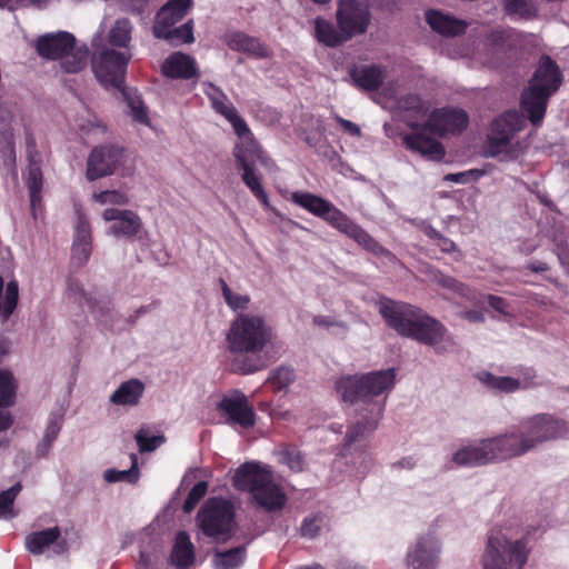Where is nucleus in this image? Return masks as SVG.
I'll return each instance as SVG.
<instances>
[{
  "mask_svg": "<svg viewBox=\"0 0 569 569\" xmlns=\"http://www.w3.org/2000/svg\"><path fill=\"white\" fill-rule=\"evenodd\" d=\"M450 461L458 467H479L492 463L487 439L457 445L452 449Z\"/></svg>",
  "mask_w": 569,
  "mask_h": 569,
  "instance_id": "obj_24",
  "label": "nucleus"
},
{
  "mask_svg": "<svg viewBox=\"0 0 569 569\" xmlns=\"http://www.w3.org/2000/svg\"><path fill=\"white\" fill-rule=\"evenodd\" d=\"M134 439L137 441L140 452L153 451L161 445H163L166 441L164 436L153 433L148 427L140 428L137 431Z\"/></svg>",
  "mask_w": 569,
  "mask_h": 569,
  "instance_id": "obj_49",
  "label": "nucleus"
},
{
  "mask_svg": "<svg viewBox=\"0 0 569 569\" xmlns=\"http://www.w3.org/2000/svg\"><path fill=\"white\" fill-rule=\"evenodd\" d=\"M192 6V0H169L158 12L153 34L160 39H171V28L179 22Z\"/></svg>",
  "mask_w": 569,
  "mask_h": 569,
  "instance_id": "obj_26",
  "label": "nucleus"
},
{
  "mask_svg": "<svg viewBox=\"0 0 569 569\" xmlns=\"http://www.w3.org/2000/svg\"><path fill=\"white\" fill-rule=\"evenodd\" d=\"M276 339L274 327L259 313H240L226 333L227 349L234 359L261 355L273 347Z\"/></svg>",
  "mask_w": 569,
  "mask_h": 569,
  "instance_id": "obj_3",
  "label": "nucleus"
},
{
  "mask_svg": "<svg viewBox=\"0 0 569 569\" xmlns=\"http://www.w3.org/2000/svg\"><path fill=\"white\" fill-rule=\"evenodd\" d=\"M76 126L87 133H104L106 127L88 110H83L81 118L76 120Z\"/></svg>",
  "mask_w": 569,
  "mask_h": 569,
  "instance_id": "obj_55",
  "label": "nucleus"
},
{
  "mask_svg": "<svg viewBox=\"0 0 569 569\" xmlns=\"http://www.w3.org/2000/svg\"><path fill=\"white\" fill-rule=\"evenodd\" d=\"M461 316H462V318H465L466 320H468L470 322H483L485 321L483 315L477 310L465 311Z\"/></svg>",
  "mask_w": 569,
  "mask_h": 569,
  "instance_id": "obj_64",
  "label": "nucleus"
},
{
  "mask_svg": "<svg viewBox=\"0 0 569 569\" xmlns=\"http://www.w3.org/2000/svg\"><path fill=\"white\" fill-rule=\"evenodd\" d=\"M53 0H11L10 9L13 10L18 7L31 6L37 8H44Z\"/></svg>",
  "mask_w": 569,
  "mask_h": 569,
  "instance_id": "obj_62",
  "label": "nucleus"
},
{
  "mask_svg": "<svg viewBox=\"0 0 569 569\" xmlns=\"http://www.w3.org/2000/svg\"><path fill=\"white\" fill-rule=\"evenodd\" d=\"M395 369L343 376L336 382V390L345 402L359 403L362 409L370 402H381L377 397L395 387ZM385 405V402L382 401Z\"/></svg>",
  "mask_w": 569,
  "mask_h": 569,
  "instance_id": "obj_6",
  "label": "nucleus"
},
{
  "mask_svg": "<svg viewBox=\"0 0 569 569\" xmlns=\"http://www.w3.org/2000/svg\"><path fill=\"white\" fill-rule=\"evenodd\" d=\"M338 27L349 39L365 33L370 23L369 6L366 0H339L336 12Z\"/></svg>",
  "mask_w": 569,
  "mask_h": 569,
  "instance_id": "obj_17",
  "label": "nucleus"
},
{
  "mask_svg": "<svg viewBox=\"0 0 569 569\" xmlns=\"http://www.w3.org/2000/svg\"><path fill=\"white\" fill-rule=\"evenodd\" d=\"M144 392V385L139 379L122 382L110 396L111 403L117 406H136Z\"/></svg>",
  "mask_w": 569,
  "mask_h": 569,
  "instance_id": "obj_34",
  "label": "nucleus"
},
{
  "mask_svg": "<svg viewBox=\"0 0 569 569\" xmlns=\"http://www.w3.org/2000/svg\"><path fill=\"white\" fill-rule=\"evenodd\" d=\"M479 381L487 388L497 392H515L528 387V382L518 378L508 376H496L483 371L478 373Z\"/></svg>",
  "mask_w": 569,
  "mask_h": 569,
  "instance_id": "obj_37",
  "label": "nucleus"
},
{
  "mask_svg": "<svg viewBox=\"0 0 569 569\" xmlns=\"http://www.w3.org/2000/svg\"><path fill=\"white\" fill-rule=\"evenodd\" d=\"M26 183L29 189L31 206L34 208L40 202V192L43 186L42 173L36 162H31L29 166Z\"/></svg>",
  "mask_w": 569,
  "mask_h": 569,
  "instance_id": "obj_47",
  "label": "nucleus"
},
{
  "mask_svg": "<svg viewBox=\"0 0 569 569\" xmlns=\"http://www.w3.org/2000/svg\"><path fill=\"white\" fill-rule=\"evenodd\" d=\"M91 67L97 80L106 88H123L127 66L132 58L130 51H119L104 44L100 33L93 36Z\"/></svg>",
  "mask_w": 569,
  "mask_h": 569,
  "instance_id": "obj_8",
  "label": "nucleus"
},
{
  "mask_svg": "<svg viewBox=\"0 0 569 569\" xmlns=\"http://www.w3.org/2000/svg\"><path fill=\"white\" fill-rule=\"evenodd\" d=\"M560 84L561 76L558 67L550 58H542L521 98L522 109L533 124L542 120L548 99Z\"/></svg>",
  "mask_w": 569,
  "mask_h": 569,
  "instance_id": "obj_7",
  "label": "nucleus"
},
{
  "mask_svg": "<svg viewBox=\"0 0 569 569\" xmlns=\"http://www.w3.org/2000/svg\"><path fill=\"white\" fill-rule=\"evenodd\" d=\"M162 72L170 78L189 79L197 74V67L190 56L174 52L164 60Z\"/></svg>",
  "mask_w": 569,
  "mask_h": 569,
  "instance_id": "obj_32",
  "label": "nucleus"
},
{
  "mask_svg": "<svg viewBox=\"0 0 569 569\" xmlns=\"http://www.w3.org/2000/svg\"><path fill=\"white\" fill-rule=\"evenodd\" d=\"M388 91H390V98L395 100L399 109L412 112L417 118L416 121H419V119L426 120L430 112V106L427 101H423L416 94L398 98V93L391 91V88H389Z\"/></svg>",
  "mask_w": 569,
  "mask_h": 569,
  "instance_id": "obj_41",
  "label": "nucleus"
},
{
  "mask_svg": "<svg viewBox=\"0 0 569 569\" xmlns=\"http://www.w3.org/2000/svg\"><path fill=\"white\" fill-rule=\"evenodd\" d=\"M529 529L520 516L502 519L490 529L481 557L483 569H523L530 553Z\"/></svg>",
  "mask_w": 569,
  "mask_h": 569,
  "instance_id": "obj_1",
  "label": "nucleus"
},
{
  "mask_svg": "<svg viewBox=\"0 0 569 569\" xmlns=\"http://www.w3.org/2000/svg\"><path fill=\"white\" fill-rule=\"evenodd\" d=\"M92 200L100 206H127L130 202L126 192L116 189L94 192Z\"/></svg>",
  "mask_w": 569,
  "mask_h": 569,
  "instance_id": "obj_52",
  "label": "nucleus"
},
{
  "mask_svg": "<svg viewBox=\"0 0 569 569\" xmlns=\"http://www.w3.org/2000/svg\"><path fill=\"white\" fill-rule=\"evenodd\" d=\"M336 121L339 123V126L346 133L353 137H360L361 130L356 123L338 116L336 117Z\"/></svg>",
  "mask_w": 569,
  "mask_h": 569,
  "instance_id": "obj_61",
  "label": "nucleus"
},
{
  "mask_svg": "<svg viewBox=\"0 0 569 569\" xmlns=\"http://www.w3.org/2000/svg\"><path fill=\"white\" fill-rule=\"evenodd\" d=\"M439 286L443 288H448L456 292L459 297L467 301L477 302L478 293L476 290L469 288L468 286L457 281L456 279L441 274L436 273L433 279Z\"/></svg>",
  "mask_w": 569,
  "mask_h": 569,
  "instance_id": "obj_44",
  "label": "nucleus"
},
{
  "mask_svg": "<svg viewBox=\"0 0 569 569\" xmlns=\"http://www.w3.org/2000/svg\"><path fill=\"white\" fill-rule=\"evenodd\" d=\"M132 31V22L128 18H119L109 28L106 44L119 51H130Z\"/></svg>",
  "mask_w": 569,
  "mask_h": 569,
  "instance_id": "obj_33",
  "label": "nucleus"
},
{
  "mask_svg": "<svg viewBox=\"0 0 569 569\" xmlns=\"http://www.w3.org/2000/svg\"><path fill=\"white\" fill-rule=\"evenodd\" d=\"M486 439L492 462L520 457L530 451L520 427Z\"/></svg>",
  "mask_w": 569,
  "mask_h": 569,
  "instance_id": "obj_19",
  "label": "nucleus"
},
{
  "mask_svg": "<svg viewBox=\"0 0 569 569\" xmlns=\"http://www.w3.org/2000/svg\"><path fill=\"white\" fill-rule=\"evenodd\" d=\"M62 426V416L61 415H51L48 419L41 447L49 449L56 438L58 437Z\"/></svg>",
  "mask_w": 569,
  "mask_h": 569,
  "instance_id": "obj_54",
  "label": "nucleus"
},
{
  "mask_svg": "<svg viewBox=\"0 0 569 569\" xmlns=\"http://www.w3.org/2000/svg\"><path fill=\"white\" fill-rule=\"evenodd\" d=\"M171 562L178 569H189L194 562L193 545L189 535L184 531H180L176 536Z\"/></svg>",
  "mask_w": 569,
  "mask_h": 569,
  "instance_id": "obj_36",
  "label": "nucleus"
},
{
  "mask_svg": "<svg viewBox=\"0 0 569 569\" xmlns=\"http://www.w3.org/2000/svg\"><path fill=\"white\" fill-rule=\"evenodd\" d=\"M442 553V540L436 532H426L408 547L407 569H438Z\"/></svg>",
  "mask_w": 569,
  "mask_h": 569,
  "instance_id": "obj_16",
  "label": "nucleus"
},
{
  "mask_svg": "<svg viewBox=\"0 0 569 569\" xmlns=\"http://www.w3.org/2000/svg\"><path fill=\"white\" fill-rule=\"evenodd\" d=\"M102 219L109 223L106 233L113 238H136L143 229L141 217L129 209L108 208L102 212Z\"/></svg>",
  "mask_w": 569,
  "mask_h": 569,
  "instance_id": "obj_18",
  "label": "nucleus"
},
{
  "mask_svg": "<svg viewBox=\"0 0 569 569\" xmlns=\"http://www.w3.org/2000/svg\"><path fill=\"white\" fill-rule=\"evenodd\" d=\"M131 467L128 470L108 469L103 473L107 482H128L136 483L140 477L138 469V458L134 453L130 456Z\"/></svg>",
  "mask_w": 569,
  "mask_h": 569,
  "instance_id": "obj_45",
  "label": "nucleus"
},
{
  "mask_svg": "<svg viewBox=\"0 0 569 569\" xmlns=\"http://www.w3.org/2000/svg\"><path fill=\"white\" fill-rule=\"evenodd\" d=\"M60 529L58 527L36 531L26 537V547L33 555H41L47 550L54 553L64 551V543L60 541Z\"/></svg>",
  "mask_w": 569,
  "mask_h": 569,
  "instance_id": "obj_28",
  "label": "nucleus"
},
{
  "mask_svg": "<svg viewBox=\"0 0 569 569\" xmlns=\"http://www.w3.org/2000/svg\"><path fill=\"white\" fill-rule=\"evenodd\" d=\"M224 41L231 50L247 53L252 58L259 59L268 56L266 47L257 38L243 32H229L226 34Z\"/></svg>",
  "mask_w": 569,
  "mask_h": 569,
  "instance_id": "obj_31",
  "label": "nucleus"
},
{
  "mask_svg": "<svg viewBox=\"0 0 569 569\" xmlns=\"http://www.w3.org/2000/svg\"><path fill=\"white\" fill-rule=\"evenodd\" d=\"M426 21L435 32L445 37L458 36L465 32L468 26L466 21L456 19L438 10L427 11Z\"/></svg>",
  "mask_w": 569,
  "mask_h": 569,
  "instance_id": "obj_30",
  "label": "nucleus"
},
{
  "mask_svg": "<svg viewBox=\"0 0 569 569\" xmlns=\"http://www.w3.org/2000/svg\"><path fill=\"white\" fill-rule=\"evenodd\" d=\"M244 558V548L238 547L224 552H216L213 566L216 569H237L243 563Z\"/></svg>",
  "mask_w": 569,
  "mask_h": 569,
  "instance_id": "obj_43",
  "label": "nucleus"
},
{
  "mask_svg": "<svg viewBox=\"0 0 569 569\" xmlns=\"http://www.w3.org/2000/svg\"><path fill=\"white\" fill-rule=\"evenodd\" d=\"M503 3L508 13L520 18H530L536 12L530 0H503Z\"/></svg>",
  "mask_w": 569,
  "mask_h": 569,
  "instance_id": "obj_57",
  "label": "nucleus"
},
{
  "mask_svg": "<svg viewBox=\"0 0 569 569\" xmlns=\"http://www.w3.org/2000/svg\"><path fill=\"white\" fill-rule=\"evenodd\" d=\"M3 279L0 277V318L7 321L17 307L19 299L18 282L12 280L3 287Z\"/></svg>",
  "mask_w": 569,
  "mask_h": 569,
  "instance_id": "obj_42",
  "label": "nucleus"
},
{
  "mask_svg": "<svg viewBox=\"0 0 569 569\" xmlns=\"http://www.w3.org/2000/svg\"><path fill=\"white\" fill-rule=\"evenodd\" d=\"M203 92L209 98L214 111L221 114L232 126L236 134L239 138L247 139L251 131L228 97L212 83H203Z\"/></svg>",
  "mask_w": 569,
  "mask_h": 569,
  "instance_id": "obj_22",
  "label": "nucleus"
},
{
  "mask_svg": "<svg viewBox=\"0 0 569 569\" xmlns=\"http://www.w3.org/2000/svg\"><path fill=\"white\" fill-rule=\"evenodd\" d=\"M122 150L114 146L94 148L87 160L86 177L93 181L110 176L122 161Z\"/></svg>",
  "mask_w": 569,
  "mask_h": 569,
  "instance_id": "obj_21",
  "label": "nucleus"
},
{
  "mask_svg": "<svg viewBox=\"0 0 569 569\" xmlns=\"http://www.w3.org/2000/svg\"><path fill=\"white\" fill-rule=\"evenodd\" d=\"M68 297L79 303L87 305L96 315H103L108 310V302L97 300L91 293L86 292L83 286L76 279H70L67 287Z\"/></svg>",
  "mask_w": 569,
  "mask_h": 569,
  "instance_id": "obj_38",
  "label": "nucleus"
},
{
  "mask_svg": "<svg viewBox=\"0 0 569 569\" xmlns=\"http://www.w3.org/2000/svg\"><path fill=\"white\" fill-rule=\"evenodd\" d=\"M220 282L223 300L231 310L243 311L249 308L251 302L249 295L232 290L223 280Z\"/></svg>",
  "mask_w": 569,
  "mask_h": 569,
  "instance_id": "obj_48",
  "label": "nucleus"
},
{
  "mask_svg": "<svg viewBox=\"0 0 569 569\" xmlns=\"http://www.w3.org/2000/svg\"><path fill=\"white\" fill-rule=\"evenodd\" d=\"M315 37L328 47L338 46L349 39L340 28L337 30L330 21L319 17L315 19Z\"/></svg>",
  "mask_w": 569,
  "mask_h": 569,
  "instance_id": "obj_40",
  "label": "nucleus"
},
{
  "mask_svg": "<svg viewBox=\"0 0 569 569\" xmlns=\"http://www.w3.org/2000/svg\"><path fill=\"white\" fill-rule=\"evenodd\" d=\"M37 51L41 57L60 60L66 72H79L87 66V47L77 46L74 36L67 31L41 36L37 41Z\"/></svg>",
  "mask_w": 569,
  "mask_h": 569,
  "instance_id": "obj_9",
  "label": "nucleus"
},
{
  "mask_svg": "<svg viewBox=\"0 0 569 569\" xmlns=\"http://www.w3.org/2000/svg\"><path fill=\"white\" fill-rule=\"evenodd\" d=\"M208 485L204 481L198 482L189 492L183 503L184 512L189 513L193 510L198 501L206 495Z\"/></svg>",
  "mask_w": 569,
  "mask_h": 569,
  "instance_id": "obj_58",
  "label": "nucleus"
},
{
  "mask_svg": "<svg viewBox=\"0 0 569 569\" xmlns=\"http://www.w3.org/2000/svg\"><path fill=\"white\" fill-rule=\"evenodd\" d=\"M352 82L366 91L376 90L385 79L383 70L378 66H360L351 70Z\"/></svg>",
  "mask_w": 569,
  "mask_h": 569,
  "instance_id": "obj_35",
  "label": "nucleus"
},
{
  "mask_svg": "<svg viewBox=\"0 0 569 569\" xmlns=\"http://www.w3.org/2000/svg\"><path fill=\"white\" fill-rule=\"evenodd\" d=\"M17 381L13 375L7 370H0V407L11 406L14 401Z\"/></svg>",
  "mask_w": 569,
  "mask_h": 569,
  "instance_id": "obj_50",
  "label": "nucleus"
},
{
  "mask_svg": "<svg viewBox=\"0 0 569 569\" xmlns=\"http://www.w3.org/2000/svg\"><path fill=\"white\" fill-rule=\"evenodd\" d=\"M523 124L525 120L517 112H506L495 119L488 133L486 152L501 159L516 158L521 150L517 133Z\"/></svg>",
  "mask_w": 569,
  "mask_h": 569,
  "instance_id": "obj_12",
  "label": "nucleus"
},
{
  "mask_svg": "<svg viewBox=\"0 0 569 569\" xmlns=\"http://www.w3.org/2000/svg\"><path fill=\"white\" fill-rule=\"evenodd\" d=\"M519 427L530 450L547 441L569 439V422L548 413L532 416Z\"/></svg>",
  "mask_w": 569,
  "mask_h": 569,
  "instance_id": "obj_14",
  "label": "nucleus"
},
{
  "mask_svg": "<svg viewBox=\"0 0 569 569\" xmlns=\"http://www.w3.org/2000/svg\"><path fill=\"white\" fill-rule=\"evenodd\" d=\"M199 535L213 542L228 541L236 531L234 506L222 498L208 499L196 518Z\"/></svg>",
  "mask_w": 569,
  "mask_h": 569,
  "instance_id": "obj_10",
  "label": "nucleus"
},
{
  "mask_svg": "<svg viewBox=\"0 0 569 569\" xmlns=\"http://www.w3.org/2000/svg\"><path fill=\"white\" fill-rule=\"evenodd\" d=\"M383 410L382 402H370L367 409L360 407V417L347 430L346 446L350 447L367 438L378 427Z\"/></svg>",
  "mask_w": 569,
  "mask_h": 569,
  "instance_id": "obj_25",
  "label": "nucleus"
},
{
  "mask_svg": "<svg viewBox=\"0 0 569 569\" xmlns=\"http://www.w3.org/2000/svg\"><path fill=\"white\" fill-rule=\"evenodd\" d=\"M436 244L440 248L443 252H453L456 251V244L450 239H447L445 237H440L439 240L436 242Z\"/></svg>",
  "mask_w": 569,
  "mask_h": 569,
  "instance_id": "obj_63",
  "label": "nucleus"
},
{
  "mask_svg": "<svg viewBox=\"0 0 569 569\" xmlns=\"http://www.w3.org/2000/svg\"><path fill=\"white\" fill-rule=\"evenodd\" d=\"M233 154L238 166L242 169V180L251 190L253 196L262 203L264 208L270 207L269 198L261 186L260 177L254 171V163L259 161L262 166L271 164L269 158L263 153L259 144L252 138V133L248 138H239Z\"/></svg>",
  "mask_w": 569,
  "mask_h": 569,
  "instance_id": "obj_13",
  "label": "nucleus"
},
{
  "mask_svg": "<svg viewBox=\"0 0 569 569\" xmlns=\"http://www.w3.org/2000/svg\"><path fill=\"white\" fill-rule=\"evenodd\" d=\"M21 485L18 482L13 485L8 490H4L0 493V517L4 519H10L16 516L13 509V501L21 491Z\"/></svg>",
  "mask_w": 569,
  "mask_h": 569,
  "instance_id": "obj_53",
  "label": "nucleus"
},
{
  "mask_svg": "<svg viewBox=\"0 0 569 569\" xmlns=\"http://www.w3.org/2000/svg\"><path fill=\"white\" fill-rule=\"evenodd\" d=\"M232 481L237 489L248 491L253 501L268 511L279 510L286 503V493L268 465L246 462L234 471Z\"/></svg>",
  "mask_w": 569,
  "mask_h": 569,
  "instance_id": "obj_4",
  "label": "nucleus"
},
{
  "mask_svg": "<svg viewBox=\"0 0 569 569\" xmlns=\"http://www.w3.org/2000/svg\"><path fill=\"white\" fill-rule=\"evenodd\" d=\"M379 312L390 328L401 336H407L412 329L420 309L400 301L381 299L378 303Z\"/></svg>",
  "mask_w": 569,
  "mask_h": 569,
  "instance_id": "obj_20",
  "label": "nucleus"
},
{
  "mask_svg": "<svg viewBox=\"0 0 569 569\" xmlns=\"http://www.w3.org/2000/svg\"><path fill=\"white\" fill-rule=\"evenodd\" d=\"M291 201L316 217L323 219L332 228L355 240L359 246L373 252L381 248L360 226L329 201L310 192L296 191Z\"/></svg>",
  "mask_w": 569,
  "mask_h": 569,
  "instance_id": "obj_5",
  "label": "nucleus"
},
{
  "mask_svg": "<svg viewBox=\"0 0 569 569\" xmlns=\"http://www.w3.org/2000/svg\"><path fill=\"white\" fill-rule=\"evenodd\" d=\"M409 126L416 132L403 137L405 146L429 160H441L445 156L443 146L425 132L439 138L458 134L467 128L468 116L461 109L440 108L430 111L423 121H409Z\"/></svg>",
  "mask_w": 569,
  "mask_h": 569,
  "instance_id": "obj_2",
  "label": "nucleus"
},
{
  "mask_svg": "<svg viewBox=\"0 0 569 569\" xmlns=\"http://www.w3.org/2000/svg\"><path fill=\"white\" fill-rule=\"evenodd\" d=\"M327 525V519L321 515L307 517L301 525V535L315 538Z\"/></svg>",
  "mask_w": 569,
  "mask_h": 569,
  "instance_id": "obj_56",
  "label": "nucleus"
},
{
  "mask_svg": "<svg viewBox=\"0 0 569 569\" xmlns=\"http://www.w3.org/2000/svg\"><path fill=\"white\" fill-rule=\"evenodd\" d=\"M120 91L124 102L127 103V107L129 108V114L133 121L140 124L149 126L150 119L148 109L137 90L131 88H121Z\"/></svg>",
  "mask_w": 569,
  "mask_h": 569,
  "instance_id": "obj_39",
  "label": "nucleus"
},
{
  "mask_svg": "<svg viewBox=\"0 0 569 569\" xmlns=\"http://www.w3.org/2000/svg\"><path fill=\"white\" fill-rule=\"evenodd\" d=\"M488 302L490 307L498 311L499 313L505 316L510 315L509 307L502 298L496 296H488Z\"/></svg>",
  "mask_w": 569,
  "mask_h": 569,
  "instance_id": "obj_60",
  "label": "nucleus"
},
{
  "mask_svg": "<svg viewBox=\"0 0 569 569\" xmlns=\"http://www.w3.org/2000/svg\"><path fill=\"white\" fill-rule=\"evenodd\" d=\"M172 31V38L169 39L170 41H173L174 39H179L182 42L190 43L193 41V34L192 29L189 23H186L184 26L180 28H171Z\"/></svg>",
  "mask_w": 569,
  "mask_h": 569,
  "instance_id": "obj_59",
  "label": "nucleus"
},
{
  "mask_svg": "<svg viewBox=\"0 0 569 569\" xmlns=\"http://www.w3.org/2000/svg\"><path fill=\"white\" fill-rule=\"evenodd\" d=\"M523 124L525 120L517 112H506L495 119L488 133L486 152L501 159L516 158L521 150L517 133Z\"/></svg>",
  "mask_w": 569,
  "mask_h": 569,
  "instance_id": "obj_11",
  "label": "nucleus"
},
{
  "mask_svg": "<svg viewBox=\"0 0 569 569\" xmlns=\"http://www.w3.org/2000/svg\"><path fill=\"white\" fill-rule=\"evenodd\" d=\"M203 92L209 98L214 111L221 114L232 126L236 134L239 138L247 139L251 131L228 97L212 83H203Z\"/></svg>",
  "mask_w": 569,
  "mask_h": 569,
  "instance_id": "obj_23",
  "label": "nucleus"
},
{
  "mask_svg": "<svg viewBox=\"0 0 569 569\" xmlns=\"http://www.w3.org/2000/svg\"><path fill=\"white\" fill-rule=\"evenodd\" d=\"M406 337L428 345L438 353L453 352L457 343L447 329L436 319L419 312L410 332Z\"/></svg>",
  "mask_w": 569,
  "mask_h": 569,
  "instance_id": "obj_15",
  "label": "nucleus"
},
{
  "mask_svg": "<svg viewBox=\"0 0 569 569\" xmlns=\"http://www.w3.org/2000/svg\"><path fill=\"white\" fill-rule=\"evenodd\" d=\"M218 409L228 416L230 422L242 428H250L254 425V412L244 395L233 392L226 396L218 405Z\"/></svg>",
  "mask_w": 569,
  "mask_h": 569,
  "instance_id": "obj_27",
  "label": "nucleus"
},
{
  "mask_svg": "<svg viewBox=\"0 0 569 569\" xmlns=\"http://www.w3.org/2000/svg\"><path fill=\"white\" fill-rule=\"evenodd\" d=\"M278 461L286 465L291 471L299 472L303 469V458L300 451L293 447H284L277 450Z\"/></svg>",
  "mask_w": 569,
  "mask_h": 569,
  "instance_id": "obj_51",
  "label": "nucleus"
},
{
  "mask_svg": "<svg viewBox=\"0 0 569 569\" xmlns=\"http://www.w3.org/2000/svg\"><path fill=\"white\" fill-rule=\"evenodd\" d=\"M91 254V232L88 219L79 214L74 227V240L71 249V261L76 266H83Z\"/></svg>",
  "mask_w": 569,
  "mask_h": 569,
  "instance_id": "obj_29",
  "label": "nucleus"
},
{
  "mask_svg": "<svg viewBox=\"0 0 569 569\" xmlns=\"http://www.w3.org/2000/svg\"><path fill=\"white\" fill-rule=\"evenodd\" d=\"M296 380V372L292 368L281 366L270 371L267 383L274 392L287 389Z\"/></svg>",
  "mask_w": 569,
  "mask_h": 569,
  "instance_id": "obj_46",
  "label": "nucleus"
}]
</instances>
